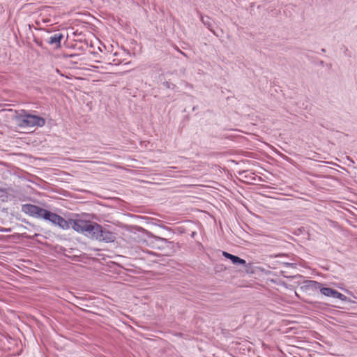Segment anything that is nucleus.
<instances>
[{"label": "nucleus", "mask_w": 357, "mask_h": 357, "mask_svg": "<svg viewBox=\"0 0 357 357\" xmlns=\"http://www.w3.org/2000/svg\"><path fill=\"white\" fill-rule=\"evenodd\" d=\"M22 211L26 214L29 215L30 216L48 220L63 229H69L67 220L64 219L63 217L56 213L46 210L38 206L30 204H23L22 206Z\"/></svg>", "instance_id": "obj_1"}, {"label": "nucleus", "mask_w": 357, "mask_h": 357, "mask_svg": "<svg viewBox=\"0 0 357 357\" xmlns=\"http://www.w3.org/2000/svg\"><path fill=\"white\" fill-rule=\"evenodd\" d=\"M67 223L69 228L71 227L75 231L92 239H96L98 231H100V225L93 221L68 219Z\"/></svg>", "instance_id": "obj_2"}, {"label": "nucleus", "mask_w": 357, "mask_h": 357, "mask_svg": "<svg viewBox=\"0 0 357 357\" xmlns=\"http://www.w3.org/2000/svg\"><path fill=\"white\" fill-rule=\"evenodd\" d=\"M19 126L21 127H42L45 124V119L37 115L29 114L27 111L22 109L17 116Z\"/></svg>", "instance_id": "obj_3"}, {"label": "nucleus", "mask_w": 357, "mask_h": 357, "mask_svg": "<svg viewBox=\"0 0 357 357\" xmlns=\"http://www.w3.org/2000/svg\"><path fill=\"white\" fill-rule=\"evenodd\" d=\"M154 248L162 252L163 255H170L174 252V242L166 238L154 236Z\"/></svg>", "instance_id": "obj_4"}, {"label": "nucleus", "mask_w": 357, "mask_h": 357, "mask_svg": "<svg viewBox=\"0 0 357 357\" xmlns=\"http://www.w3.org/2000/svg\"><path fill=\"white\" fill-rule=\"evenodd\" d=\"M320 292L328 297H332L335 298H338L342 301H349V299L347 298L345 295L341 294L340 292L337 291L335 289H333L330 287H323L321 286L320 289Z\"/></svg>", "instance_id": "obj_5"}, {"label": "nucleus", "mask_w": 357, "mask_h": 357, "mask_svg": "<svg viewBox=\"0 0 357 357\" xmlns=\"http://www.w3.org/2000/svg\"><path fill=\"white\" fill-rule=\"evenodd\" d=\"M99 230L96 240L107 243L114 241L115 236L112 232L104 229L101 225Z\"/></svg>", "instance_id": "obj_6"}, {"label": "nucleus", "mask_w": 357, "mask_h": 357, "mask_svg": "<svg viewBox=\"0 0 357 357\" xmlns=\"http://www.w3.org/2000/svg\"><path fill=\"white\" fill-rule=\"evenodd\" d=\"M323 284L314 280H305L303 285L301 287L302 290L306 292L314 291L318 289L320 290Z\"/></svg>", "instance_id": "obj_7"}, {"label": "nucleus", "mask_w": 357, "mask_h": 357, "mask_svg": "<svg viewBox=\"0 0 357 357\" xmlns=\"http://www.w3.org/2000/svg\"><path fill=\"white\" fill-rule=\"evenodd\" d=\"M63 38V35L61 33H54L46 38V42L54 46V48L58 49L61 47V42Z\"/></svg>", "instance_id": "obj_8"}, {"label": "nucleus", "mask_w": 357, "mask_h": 357, "mask_svg": "<svg viewBox=\"0 0 357 357\" xmlns=\"http://www.w3.org/2000/svg\"><path fill=\"white\" fill-rule=\"evenodd\" d=\"M222 255L228 259H230L233 264L235 265H242L243 266H246V261L245 260L238 257V256L231 255L226 251L222 252Z\"/></svg>", "instance_id": "obj_9"}, {"label": "nucleus", "mask_w": 357, "mask_h": 357, "mask_svg": "<svg viewBox=\"0 0 357 357\" xmlns=\"http://www.w3.org/2000/svg\"><path fill=\"white\" fill-rule=\"evenodd\" d=\"M200 19L202 22L215 35V31L212 28V23L211 22V18L208 16H203L200 14Z\"/></svg>", "instance_id": "obj_10"}, {"label": "nucleus", "mask_w": 357, "mask_h": 357, "mask_svg": "<svg viewBox=\"0 0 357 357\" xmlns=\"http://www.w3.org/2000/svg\"><path fill=\"white\" fill-rule=\"evenodd\" d=\"M163 85L167 89H174L176 87V85L170 82H163Z\"/></svg>", "instance_id": "obj_11"}, {"label": "nucleus", "mask_w": 357, "mask_h": 357, "mask_svg": "<svg viewBox=\"0 0 357 357\" xmlns=\"http://www.w3.org/2000/svg\"><path fill=\"white\" fill-rule=\"evenodd\" d=\"M33 41H34V43H35L38 46H39V47H42V48L43 47V41H42L41 40H39V39H38V38H34V40H33Z\"/></svg>", "instance_id": "obj_12"}, {"label": "nucleus", "mask_w": 357, "mask_h": 357, "mask_svg": "<svg viewBox=\"0 0 357 357\" xmlns=\"http://www.w3.org/2000/svg\"><path fill=\"white\" fill-rule=\"evenodd\" d=\"M112 61L114 63L115 65H119L121 63V59H119V57H116V59H114Z\"/></svg>", "instance_id": "obj_13"}, {"label": "nucleus", "mask_w": 357, "mask_h": 357, "mask_svg": "<svg viewBox=\"0 0 357 357\" xmlns=\"http://www.w3.org/2000/svg\"><path fill=\"white\" fill-rule=\"evenodd\" d=\"M181 54H183V56H186V54L185 53L183 52L182 51H180Z\"/></svg>", "instance_id": "obj_14"}, {"label": "nucleus", "mask_w": 357, "mask_h": 357, "mask_svg": "<svg viewBox=\"0 0 357 357\" xmlns=\"http://www.w3.org/2000/svg\"><path fill=\"white\" fill-rule=\"evenodd\" d=\"M118 55H119V53H117V52H115V53L114 54V56H117Z\"/></svg>", "instance_id": "obj_15"}]
</instances>
